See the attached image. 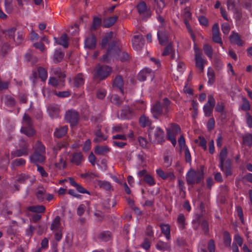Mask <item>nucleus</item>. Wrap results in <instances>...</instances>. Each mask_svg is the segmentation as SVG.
I'll list each match as a JSON object with an SVG mask.
<instances>
[{
  "mask_svg": "<svg viewBox=\"0 0 252 252\" xmlns=\"http://www.w3.org/2000/svg\"><path fill=\"white\" fill-rule=\"evenodd\" d=\"M54 39L55 41V42L60 45H62L64 48H66L68 46V39L67 35L66 34L64 33L63 34L60 39H58L57 37H54Z\"/></svg>",
  "mask_w": 252,
  "mask_h": 252,
  "instance_id": "obj_21",
  "label": "nucleus"
},
{
  "mask_svg": "<svg viewBox=\"0 0 252 252\" xmlns=\"http://www.w3.org/2000/svg\"><path fill=\"white\" fill-rule=\"evenodd\" d=\"M39 153H45V147L41 141H38L35 145V151Z\"/></svg>",
  "mask_w": 252,
  "mask_h": 252,
  "instance_id": "obj_52",
  "label": "nucleus"
},
{
  "mask_svg": "<svg viewBox=\"0 0 252 252\" xmlns=\"http://www.w3.org/2000/svg\"><path fill=\"white\" fill-rule=\"evenodd\" d=\"M4 103L9 107H12L15 106L16 101L15 98L10 95H6L4 97Z\"/></svg>",
  "mask_w": 252,
  "mask_h": 252,
  "instance_id": "obj_40",
  "label": "nucleus"
},
{
  "mask_svg": "<svg viewBox=\"0 0 252 252\" xmlns=\"http://www.w3.org/2000/svg\"><path fill=\"white\" fill-rule=\"evenodd\" d=\"M67 157L66 154H63L60 156L58 162L55 163V166L59 170H63L66 168Z\"/></svg>",
  "mask_w": 252,
  "mask_h": 252,
  "instance_id": "obj_18",
  "label": "nucleus"
},
{
  "mask_svg": "<svg viewBox=\"0 0 252 252\" xmlns=\"http://www.w3.org/2000/svg\"><path fill=\"white\" fill-rule=\"evenodd\" d=\"M23 126H32L33 123L32 118L26 113L23 117Z\"/></svg>",
  "mask_w": 252,
  "mask_h": 252,
  "instance_id": "obj_50",
  "label": "nucleus"
},
{
  "mask_svg": "<svg viewBox=\"0 0 252 252\" xmlns=\"http://www.w3.org/2000/svg\"><path fill=\"white\" fill-rule=\"evenodd\" d=\"M110 148L106 145H97L95 147L94 152L98 155H104L110 151Z\"/></svg>",
  "mask_w": 252,
  "mask_h": 252,
  "instance_id": "obj_27",
  "label": "nucleus"
},
{
  "mask_svg": "<svg viewBox=\"0 0 252 252\" xmlns=\"http://www.w3.org/2000/svg\"><path fill=\"white\" fill-rule=\"evenodd\" d=\"M193 229L196 231L201 226V229L206 236L209 234V223L204 218L203 214H196L194 219L192 221Z\"/></svg>",
  "mask_w": 252,
  "mask_h": 252,
  "instance_id": "obj_4",
  "label": "nucleus"
},
{
  "mask_svg": "<svg viewBox=\"0 0 252 252\" xmlns=\"http://www.w3.org/2000/svg\"><path fill=\"white\" fill-rule=\"evenodd\" d=\"M240 4L239 0H227V6L228 10H231L237 14L236 18L239 19L241 17V14L237 8V6Z\"/></svg>",
  "mask_w": 252,
  "mask_h": 252,
  "instance_id": "obj_11",
  "label": "nucleus"
},
{
  "mask_svg": "<svg viewBox=\"0 0 252 252\" xmlns=\"http://www.w3.org/2000/svg\"><path fill=\"white\" fill-rule=\"evenodd\" d=\"M242 101L243 102L240 105L241 110L244 111H248L250 110L251 109V105L248 100L245 97H243Z\"/></svg>",
  "mask_w": 252,
  "mask_h": 252,
  "instance_id": "obj_56",
  "label": "nucleus"
},
{
  "mask_svg": "<svg viewBox=\"0 0 252 252\" xmlns=\"http://www.w3.org/2000/svg\"><path fill=\"white\" fill-rule=\"evenodd\" d=\"M177 222L179 225V227L181 229H184L186 227L187 224L186 222V219L183 214H180L177 218Z\"/></svg>",
  "mask_w": 252,
  "mask_h": 252,
  "instance_id": "obj_41",
  "label": "nucleus"
},
{
  "mask_svg": "<svg viewBox=\"0 0 252 252\" xmlns=\"http://www.w3.org/2000/svg\"><path fill=\"white\" fill-rule=\"evenodd\" d=\"M113 34V32H110L107 33L102 38L101 43V45L102 48H104L106 47V46L108 44L109 42L112 38Z\"/></svg>",
  "mask_w": 252,
  "mask_h": 252,
  "instance_id": "obj_38",
  "label": "nucleus"
},
{
  "mask_svg": "<svg viewBox=\"0 0 252 252\" xmlns=\"http://www.w3.org/2000/svg\"><path fill=\"white\" fill-rule=\"evenodd\" d=\"M84 83V79L82 74H78L74 79V86L78 88L83 85Z\"/></svg>",
  "mask_w": 252,
  "mask_h": 252,
  "instance_id": "obj_39",
  "label": "nucleus"
},
{
  "mask_svg": "<svg viewBox=\"0 0 252 252\" xmlns=\"http://www.w3.org/2000/svg\"><path fill=\"white\" fill-rule=\"evenodd\" d=\"M101 23V19L97 17L94 18L93 24L91 27V30L95 31L100 25Z\"/></svg>",
  "mask_w": 252,
  "mask_h": 252,
  "instance_id": "obj_59",
  "label": "nucleus"
},
{
  "mask_svg": "<svg viewBox=\"0 0 252 252\" xmlns=\"http://www.w3.org/2000/svg\"><path fill=\"white\" fill-rule=\"evenodd\" d=\"M195 52V66L198 68L201 72L204 70V60L202 58L201 50L198 49L197 47H194Z\"/></svg>",
  "mask_w": 252,
  "mask_h": 252,
  "instance_id": "obj_9",
  "label": "nucleus"
},
{
  "mask_svg": "<svg viewBox=\"0 0 252 252\" xmlns=\"http://www.w3.org/2000/svg\"><path fill=\"white\" fill-rule=\"evenodd\" d=\"M176 134L173 132H170L169 128H167V136L168 139L171 141L172 145L175 146L176 145V139L175 138Z\"/></svg>",
  "mask_w": 252,
  "mask_h": 252,
  "instance_id": "obj_62",
  "label": "nucleus"
},
{
  "mask_svg": "<svg viewBox=\"0 0 252 252\" xmlns=\"http://www.w3.org/2000/svg\"><path fill=\"white\" fill-rule=\"evenodd\" d=\"M83 160V156L81 152L75 153L73 154L70 160L71 162L76 165H79Z\"/></svg>",
  "mask_w": 252,
  "mask_h": 252,
  "instance_id": "obj_25",
  "label": "nucleus"
},
{
  "mask_svg": "<svg viewBox=\"0 0 252 252\" xmlns=\"http://www.w3.org/2000/svg\"><path fill=\"white\" fill-rule=\"evenodd\" d=\"M120 52V43L119 40H113L110 46L109 47L107 53L104 55L101 59V61L109 62L110 58L115 57V52L116 54H118Z\"/></svg>",
  "mask_w": 252,
  "mask_h": 252,
  "instance_id": "obj_6",
  "label": "nucleus"
},
{
  "mask_svg": "<svg viewBox=\"0 0 252 252\" xmlns=\"http://www.w3.org/2000/svg\"><path fill=\"white\" fill-rule=\"evenodd\" d=\"M155 2L157 3V8L156 9V14H161L163 8L165 6L163 0H158Z\"/></svg>",
  "mask_w": 252,
  "mask_h": 252,
  "instance_id": "obj_54",
  "label": "nucleus"
},
{
  "mask_svg": "<svg viewBox=\"0 0 252 252\" xmlns=\"http://www.w3.org/2000/svg\"><path fill=\"white\" fill-rule=\"evenodd\" d=\"M12 1L13 0H4L5 11L8 13H10L13 9L12 4Z\"/></svg>",
  "mask_w": 252,
  "mask_h": 252,
  "instance_id": "obj_61",
  "label": "nucleus"
},
{
  "mask_svg": "<svg viewBox=\"0 0 252 252\" xmlns=\"http://www.w3.org/2000/svg\"><path fill=\"white\" fill-rule=\"evenodd\" d=\"M64 53L61 49H57L55 51L53 60L55 63H58L62 61L64 58Z\"/></svg>",
  "mask_w": 252,
  "mask_h": 252,
  "instance_id": "obj_28",
  "label": "nucleus"
},
{
  "mask_svg": "<svg viewBox=\"0 0 252 252\" xmlns=\"http://www.w3.org/2000/svg\"><path fill=\"white\" fill-rule=\"evenodd\" d=\"M49 115L52 117H57L59 114V108L56 105H51L48 107Z\"/></svg>",
  "mask_w": 252,
  "mask_h": 252,
  "instance_id": "obj_35",
  "label": "nucleus"
},
{
  "mask_svg": "<svg viewBox=\"0 0 252 252\" xmlns=\"http://www.w3.org/2000/svg\"><path fill=\"white\" fill-rule=\"evenodd\" d=\"M118 18V16H115L104 19L103 21V27L105 28L110 27L115 24Z\"/></svg>",
  "mask_w": 252,
  "mask_h": 252,
  "instance_id": "obj_37",
  "label": "nucleus"
},
{
  "mask_svg": "<svg viewBox=\"0 0 252 252\" xmlns=\"http://www.w3.org/2000/svg\"><path fill=\"white\" fill-rule=\"evenodd\" d=\"M68 146V144L64 141H62L58 143L54 148V151L57 154L58 152L60 151L62 148H67Z\"/></svg>",
  "mask_w": 252,
  "mask_h": 252,
  "instance_id": "obj_53",
  "label": "nucleus"
},
{
  "mask_svg": "<svg viewBox=\"0 0 252 252\" xmlns=\"http://www.w3.org/2000/svg\"><path fill=\"white\" fill-rule=\"evenodd\" d=\"M55 75H57L60 80V81L64 83L65 82V74L61 72L60 68H56L54 70Z\"/></svg>",
  "mask_w": 252,
  "mask_h": 252,
  "instance_id": "obj_57",
  "label": "nucleus"
},
{
  "mask_svg": "<svg viewBox=\"0 0 252 252\" xmlns=\"http://www.w3.org/2000/svg\"><path fill=\"white\" fill-rule=\"evenodd\" d=\"M139 122L140 126L143 127H145L146 126H149V127H152L151 126L152 124L151 121L148 117H146L145 115H142L140 117Z\"/></svg>",
  "mask_w": 252,
  "mask_h": 252,
  "instance_id": "obj_32",
  "label": "nucleus"
},
{
  "mask_svg": "<svg viewBox=\"0 0 252 252\" xmlns=\"http://www.w3.org/2000/svg\"><path fill=\"white\" fill-rule=\"evenodd\" d=\"M220 34L219 24L215 23L212 27V40L214 42L222 45L223 43Z\"/></svg>",
  "mask_w": 252,
  "mask_h": 252,
  "instance_id": "obj_13",
  "label": "nucleus"
},
{
  "mask_svg": "<svg viewBox=\"0 0 252 252\" xmlns=\"http://www.w3.org/2000/svg\"><path fill=\"white\" fill-rule=\"evenodd\" d=\"M203 167L200 169L195 170L190 169L186 174V181L188 185L199 184L204 178Z\"/></svg>",
  "mask_w": 252,
  "mask_h": 252,
  "instance_id": "obj_3",
  "label": "nucleus"
},
{
  "mask_svg": "<svg viewBox=\"0 0 252 252\" xmlns=\"http://www.w3.org/2000/svg\"><path fill=\"white\" fill-rule=\"evenodd\" d=\"M157 35L160 44L164 45L167 42L168 34L164 30H159Z\"/></svg>",
  "mask_w": 252,
  "mask_h": 252,
  "instance_id": "obj_20",
  "label": "nucleus"
},
{
  "mask_svg": "<svg viewBox=\"0 0 252 252\" xmlns=\"http://www.w3.org/2000/svg\"><path fill=\"white\" fill-rule=\"evenodd\" d=\"M96 42V37L94 35L92 34L86 39L85 41V46L87 48L93 49L95 48Z\"/></svg>",
  "mask_w": 252,
  "mask_h": 252,
  "instance_id": "obj_19",
  "label": "nucleus"
},
{
  "mask_svg": "<svg viewBox=\"0 0 252 252\" xmlns=\"http://www.w3.org/2000/svg\"><path fill=\"white\" fill-rule=\"evenodd\" d=\"M171 104V102L167 97L163 99L162 102L157 101L151 109L153 117L158 119L162 115H166L170 111Z\"/></svg>",
  "mask_w": 252,
  "mask_h": 252,
  "instance_id": "obj_1",
  "label": "nucleus"
},
{
  "mask_svg": "<svg viewBox=\"0 0 252 252\" xmlns=\"http://www.w3.org/2000/svg\"><path fill=\"white\" fill-rule=\"evenodd\" d=\"M28 150L20 149L11 153L12 158L20 157L22 156H28L29 154Z\"/></svg>",
  "mask_w": 252,
  "mask_h": 252,
  "instance_id": "obj_43",
  "label": "nucleus"
},
{
  "mask_svg": "<svg viewBox=\"0 0 252 252\" xmlns=\"http://www.w3.org/2000/svg\"><path fill=\"white\" fill-rule=\"evenodd\" d=\"M20 131L28 137L33 136L35 133V131L32 128V126H22Z\"/></svg>",
  "mask_w": 252,
  "mask_h": 252,
  "instance_id": "obj_29",
  "label": "nucleus"
},
{
  "mask_svg": "<svg viewBox=\"0 0 252 252\" xmlns=\"http://www.w3.org/2000/svg\"><path fill=\"white\" fill-rule=\"evenodd\" d=\"M120 47L121 48L120 46ZM115 57H119L120 60L122 62H126V61H128L129 59V57H130L129 55H128V54L126 52H123L121 53V50H120V53H119L118 54H116L115 53Z\"/></svg>",
  "mask_w": 252,
  "mask_h": 252,
  "instance_id": "obj_51",
  "label": "nucleus"
},
{
  "mask_svg": "<svg viewBox=\"0 0 252 252\" xmlns=\"http://www.w3.org/2000/svg\"><path fill=\"white\" fill-rule=\"evenodd\" d=\"M112 238V234L109 231H105L101 232L98 236V239L104 242H107L110 241Z\"/></svg>",
  "mask_w": 252,
  "mask_h": 252,
  "instance_id": "obj_33",
  "label": "nucleus"
},
{
  "mask_svg": "<svg viewBox=\"0 0 252 252\" xmlns=\"http://www.w3.org/2000/svg\"><path fill=\"white\" fill-rule=\"evenodd\" d=\"M156 172L158 176L163 180L169 178L171 180H172L175 178L173 173L172 172L165 173L161 169H157L156 170Z\"/></svg>",
  "mask_w": 252,
  "mask_h": 252,
  "instance_id": "obj_22",
  "label": "nucleus"
},
{
  "mask_svg": "<svg viewBox=\"0 0 252 252\" xmlns=\"http://www.w3.org/2000/svg\"><path fill=\"white\" fill-rule=\"evenodd\" d=\"M64 119L67 123L70 124L71 126H74L78 123L79 115L75 110H70L66 112Z\"/></svg>",
  "mask_w": 252,
  "mask_h": 252,
  "instance_id": "obj_7",
  "label": "nucleus"
},
{
  "mask_svg": "<svg viewBox=\"0 0 252 252\" xmlns=\"http://www.w3.org/2000/svg\"><path fill=\"white\" fill-rule=\"evenodd\" d=\"M144 38L141 34L134 35L131 40L133 49L137 51L141 50L144 46Z\"/></svg>",
  "mask_w": 252,
  "mask_h": 252,
  "instance_id": "obj_10",
  "label": "nucleus"
},
{
  "mask_svg": "<svg viewBox=\"0 0 252 252\" xmlns=\"http://www.w3.org/2000/svg\"><path fill=\"white\" fill-rule=\"evenodd\" d=\"M143 180L150 186H154L156 184V181L154 177L149 174H148L144 178H143Z\"/></svg>",
  "mask_w": 252,
  "mask_h": 252,
  "instance_id": "obj_60",
  "label": "nucleus"
},
{
  "mask_svg": "<svg viewBox=\"0 0 252 252\" xmlns=\"http://www.w3.org/2000/svg\"><path fill=\"white\" fill-rule=\"evenodd\" d=\"M45 157L43 154L34 152L33 154L30 157V160L32 163L36 164L37 165L39 163H42L45 160Z\"/></svg>",
  "mask_w": 252,
  "mask_h": 252,
  "instance_id": "obj_16",
  "label": "nucleus"
},
{
  "mask_svg": "<svg viewBox=\"0 0 252 252\" xmlns=\"http://www.w3.org/2000/svg\"><path fill=\"white\" fill-rule=\"evenodd\" d=\"M26 163V161L24 158H17L13 160L11 163V168H15L16 166L24 165Z\"/></svg>",
  "mask_w": 252,
  "mask_h": 252,
  "instance_id": "obj_58",
  "label": "nucleus"
},
{
  "mask_svg": "<svg viewBox=\"0 0 252 252\" xmlns=\"http://www.w3.org/2000/svg\"><path fill=\"white\" fill-rule=\"evenodd\" d=\"M134 116V111L129 106H125L121 110V114L118 117L121 119L129 120Z\"/></svg>",
  "mask_w": 252,
  "mask_h": 252,
  "instance_id": "obj_12",
  "label": "nucleus"
},
{
  "mask_svg": "<svg viewBox=\"0 0 252 252\" xmlns=\"http://www.w3.org/2000/svg\"><path fill=\"white\" fill-rule=\"evenodd\" d=\"M25 34L22 31L17 32V36L16 39H13L16 46L22 44L24 40Z\"/></svg>",
  "mask_w": 252,
  "mask_h": 252,
  "instance_id": "obj_42",
  "label": "nucleus"
},
{
  "mask_svg": "<svg viewBox=\"0 0 252 252\" xmlns=\"http://www.w3.org/2000/svg\"><path fill=\"white\" fill-rule=\"evenodd\" d=\"M46 193L45 189L43 188H39L36 193V196L39 202H42L44 200V195Z\"/></svg>",
  "mask_w": 252,
  "mask_h": 252,
  "instance_id": "obj_47",
  "label": "nucleus"
},
{
  "mask_svg": "<svg viewBox=\"0 0 252 252\" xmlns=\"http://www.w3.org/2000/svg\"><path fill=\"white\" fill-rule=\"evenodd\" d=\"M61 218L59 216H57L52 221L51 225V229L53 231L59 230L61 226Z\"/></svg>",
  "mask_w": 252,
  "mask_h": 252,
  "instance_id": "obj_36",
  "label": "nucleus"
},
{
  "mask_svg": "<svg viewBox=\"0 0 252 252\" xmlns=\"http://www.w3.org/2000/svg\"><path fill=\"white\" fill-rule=\"evenodd\" d=\"M227 156V151L226 148H223L220 153L219 167L221 171H224V162Z\"/></svg>",
  "mask_w": 252,
  "mask_h": 252,
  "instance_id": "obj_24",
  "label": "nucleus"
},
{
  "mask_svg": "<svg viewBox=\"0 0 252 252\" xmlns=\"http://www.w3.org/2000/svg\"><path fill=\"white\" fill-rule=\"evenodd\" d=\"M156 247L159 251H168L171 249L169 243L159 241L156 245Z\"/></svg>",
  "mask_w": 252,
  "mask_h": 252,
  "instance_id": "obj_30",
  "label": "nucleus"
},
{
  "mask_svg": "<svg viewBox=\"0 0 252 252\" xmlns=\"http://www.w3.org/2000/svg\"><path fill=\"white\" fill-rule=\"evenodd\" d=\"M150 141L152 143L161 144L165 141L164 132L160 127H150L148 130Z\"/></svg>",
  "mask_w": 252,
  "mask_h": 252,
  "instance_id": "obj_5",
  "label": "nucleus"
},
{
  "mask_svg": "<svg viewBox=\"0 0 252 252\" xmlns=\"http://www.w3.org/2000/svg\"><path fill=\"white\" fill-rule=\"evenodd\" d=\"M17 30V28L15 27L8 29L3 31V33L9 38L14 39L15 33Z\"/></svg>",
  "mask_w": 252,
  "mask_h": 252,
  "instance_id": "obj_49",
  "label": "nucleus"
},
{
  "mask_svg": "<svg viewBox=\"0 0 252 252\" xmlns=\"http://www.w3.org/2000/svg\"><path fill=\"white\" fill-rule=\"evenodd\" d=\"M232 164L230 159H227L224 162V171L226 176H229L232 175Z\"/></svg>",
  "mask_w": 252,
  "mask_h": 252,
  "instance_id": "obj_34",
  "label": "nucleus"
},
{
  "mask_svg": "<svg viewBox=\"0 0 252 252\" xmlns=\"http://www.w3.org/2000/svg\"><path fill=\"white\" fill-rule=\"evenodd\" d=\"M45 207L43 205L32 206L29 208V210L32 212L43 213L45 211Z\"/></svg>",
  "mask_w": 252,
  "mask_h": 252,
  "instance_id": "obj_45",
  "label": "nucleus"
},
{
  "mask_svg": "<svg viewBox=\"0 0 252 252\" xmlns=\"http://www.w3.org/2000/svg\"><path fill=\"white\" fill-rule=\"evenodd\" d=\"M138 12L140 15H144L147 18H149L151 16L150 11H147V6L145 2L142 1L136 6Z\"/></svg>",
  "mask_w": 252,
  "mask_h": 252,
  "instance_id": "obj_14",
  "label": "nucleus"
},
{
  "mask_svg": "<svg viewBox=\"0 0 252 252\" xmlns=\"http://www.w3.org/2000/svg\"><path fill=\"white\" fill-rule=\"evenodd\" d=\"M243 143L249 147L252 145V134L247 133L242 136Z\"/></svg>",
  "mask_w": 252,
  "mask_h": 252,
  "instance_id": "obj_46",
  "label": "nucleus"
},
{
  "mask_svg": "<svg viewBox=\"0 0 252 252\" xmlns=\"http://www.w3.org/2000/svg\"><path fill=\"white\" fill-rule=\"evenodd\" d=\"M229 39L231 44H236L238 46H242L244 42L241 39L240 36L239 34L232 31L229 35Z\"/></svg>",
  "mask_w": 252,
  "mask_h": 252,
  "instance_id": "obj_15",
  "label": "nucleus"
},
{
  "mask_svg": "<svg viewBox=\"0 0 252 252\" xmlns=\"http://www.w3.org/2000/svg\"><path fill=\"white\" fill-rule=\"evenodd\" d=\"M152 74V71L151 69L146 68L141 70L138 74L137 79L140 81H144L146 78L151 76Z\"/></svg>",
  "mask_w": 252,
  "mask_h": 252,
  "instance_id": "obj_23",
  "label": "nucleus"
},
{
  "mask_svg": "<svg viewBox=\"0 0 252 252\" xmlns=\"http://www.w3.org/2000/svg\"><path fill=\"white\" fill-rule=\"evenodd\" d=\"M208 77V83L210 85H212L215 81V73L213 70L211 68H208V73H207Z\"/></svg>",
  "mask_w": 252,
  "mask_h": 252,
  "instance_id": "obj_63",
  "label": "nucleus"
},
{
  "mask_svg": "<svg viewBox=\"0 0 252 252\" xmlns=\"http://www.w3.org/2000/svg\"><path fill=\"white\" fill-rule=\"evenodd\" d=\"M113 87L119 89L121 93L124 92V81L123 77L120 75H117L113 81Z\"/></svg>",
  "mask_w": 252,
  "mask_h": 252,
  "instance_id": "obj_17",
  "label": "nucleus"
},
{
  "mask_svg": "<svg viewBox=\"0 0 252 252\" xmlns=\"http://www.w3.org/2000/svg\"><path fill=\"white\" fill-rule=\"evenodd\" d=\"M207 102L204 105L203 111L206 117H210L213 112V108L215 105L216 101L212 94H210L208 96Z\"/></svg>",
  "mask_w": 252,
  "mask_h": 252,
  "instance_id": "obj_8",
  "label": "nucleus"
},
{
  "mask_svg": "<svg viewBox=\"0 0 252 252\" xmlns=\"http://www.w3.org/2000/svg\"><path fill=\"white\" fill-rule=\"evenodd\" d=\"M112 71L111 67L106 65L97 64L93 71V79L98 82L106 79Z\"/></svg>",
  "mask_w": 252,
  "mask_h": 252,
  "instance_id": "obj_2",
  "label": "nucleus"
},
{
  "mask_svg": "<svg viewBox=\"0 0 252 252\" xmlns=\"http://www.w3.org/2000/svg\"><path fill=\"white\" fill-rule=\"evenodd\" d=\"M111 102L117 106H120L122 104L123 101L118 95L114 94L111 97Z\"/></svg>",
  "mask_w": 252,
  "mask_h": 252,
  "instance_id": "obj_64",
  "label": "nucleus"
},
{
  "mask_svg": "<svg viewBox=\"0 0 252 252\" xmlns=\"http://www.w3.org/2000/svg\"><path fill=\"white\" fill-rule=\"evenodd\" d=\"M98 185L100 188H102L106 190H109L112 189V186L111 184L107 181H98Z\"/></svg>",
  "mask_w": 252,
  "mask_h": 252,
  "instance_id": "obj_55",
  "label": "nucleus"
},
{
  "mask_svg": "<svg viewBox=\"0 0 252 252\" xmlns=\"http://www.w3.org/2000/svg\"><path fill=\"white\" fill-rule=\"evenodd\" d=\"M204 53L210 59L212 58L213 49L208 44H205L203 47Z\"/></svg>",
  "mask_w": 252,
  "mask_h": 252,
  "instance_id": "obj_48",
  "label": "nucleus"
},
{
  "mask_svg": "<svg viewBox=\"0 0 252 252\" xmlns=\"http://www.w3.org/2000/svg\"><path fill=\"white\" fill-rule=\"evenodd\" d=\"M161 232L164 234L167 240L170 239V227L168 224H161L160 225Z\"/></svg>",
  "mask_w": 252,
  "mask_h": 252,
  "instance_id": "obj_31",
  "label": "nucleus"
},
{
  "mask_svg": "<svg viewBox=\"0 0 252 252\" xmlns=\"http://www.w3.org/2000/svg\"><path fill=\"white\" fill-rule=\"evenodd\" d=\"M68 126H61L59 128H56L54 135L57 138H61L66 134Z\"/></svg>",
  "mask_w": 252,
  "mask_h": 252,
  "instance_id": "obj_26",
  "label": "nucleus"
},
{
  "mask_svg": "<svg viewBox=\"0 0 252 252\" xmlns=\"http://www.w3.org/2000/svg\"><path fill=\"white\" fill-rule=\"evenodd\" d=\"M39 77L41 81L45 82L48 76L47 71L42 67H39L37 69Z\"/></svg>",
  "mask_w": 252,
  "mask_h": 252,
  "instance_id": "obj_44",
  "label": "nucleus"
}]
</instances>
